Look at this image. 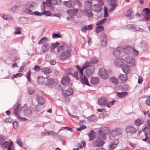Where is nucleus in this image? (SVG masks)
<instances>
[{
  "label": "nucleus",
  "mask_w": 150,
  "mask_h": 150,
  "mask_svg": "<svg viewBox=\"0 0 150 150\" xmlns=\"http://www.w3.org/2000/svg\"><path fill=\"white\" fill-rule=\"evenodd\" d=\"M78 11L77 9L71 8L68 10L67 13L69 16L72 17Z\"/></svg>",
  "instance_id": "21"
},
{
  "label": "nucleus",
  "mask_w": 150,
  "mask_h": 150,
  "mask_svg": "<svg viewBox=\"0 0 150 150\" xmlns=\"http://www.w3.org/2000/svg\"><path fill=\"white\" fill-rule=\"evenodd\" d=\"M65 5L68 7H71L74 5V3L71 0H69L68 1H65Z\"/></svg>",
  "instance_id": "38"
},
{
  "label": "nucleus",
  "mask_w": 150,
  "mask_h": 150,
  "mask_svg": "<svg viewBox=\"0 0 150 150\" xmlns=\"http://www.w3.org/2000/svg\"><path fill=\"white\" fill-rule=\"evenodd\" d=\"M107 20V18H105L101 20H98L96 21V25L103 24Z\"/></svg>",
  "instance_id": "44"
},
{
  "label": "nucleus",
  "mask_w": 150,
  "mask_h": 150,
  "mask_svg": "<svg viewBox=\"0 0 150 150\" xmlns=\"http://www.w3.org/2000/svg\"><path fill=\"white\" fill-rule=\"evenodd\" d=\"M122 69L123 71L126 74L129 73L130 71L129 67L127 65H122Z\"/></svg>",
  "instance_id": "25"
},
{
  "label": "nucleus",
  "mask_w": 150,
  "mask_h": 150,
  "mask_svg": "<svg viewBox=\"0 0 150 150\" xmlns=\"http://www.w3.org/2000/svg\"><path fill=\"white\" fill-rule=\"evenodd\" d=\"M89 65V64L88 63V62H86L83 64V67L81 69L80 68V67L79 66H77L76 68L77 69L80 71V74L81 75V76H82V78L81 80V83L82 84H85L90 86V85L88 82L87 78L85 75H84V76H83V70L87 68L88 66Z\"/></svg>",
  "instance_id": "3"
},
{
  "label": "nucleus",
  "mask_w": 150,
  "mask_h": 150,
  "mask_svg": "<svg viewBox=\"0 0 150 150\" xmlns=\"http://www.w3.org/2000/svg\"><path fill=\"white\" fill-rule=\"evenodd\" d=\"M86 128V127L85 125H82L80 126L79 127L76 128V130L77 131H81L83 129Z\"/></svg>",
  "instance_id": "61"
},
{
  "label": "nucleus",
  "mask_w": 150,
  "mask_h": 150,
  "mask_svg": "<svg viewBox=\"0 0 150 150\" xmlns=\"http://www.w3.org/2000/svg\"><path fill=\"white\" fill-rule=\"evenodd\" d=\"M144 121L142 118H139L135 120L134 124L136 126H139L144 124Z\"/></svg>",
  "instance_id": "24"
},
{
  "label": "nucleus",
  "mask_w": 150,
  "mask_h": 150,
  "mask_svg": "<svg viewBox=\"0 0 150 150\" xmlns=\"http://www.w3.org/2000/svg\"><path fill=\"white\" fill-rule=\"evenodd\" d=\"M116 101L115 100H113L112 101L109 102L108 103H107L106 105L108 108H110L113 105L114 103Z\"/></svg>",
  "instance_id": "51"
},
{
  "label": "nucleus",
  "mask_w": 150,
  "mask_h": 150,
  "mask_svg": "<svg viewBox=\"0 0 150 150\" xmlns=\"http://www.w3.org/2000/svg\"><path fill=\"white\" fill-rule=\"evenodd\" d=\"M16 30L14 32L15 34H21V32L20 31V28H15Z\"/></svg>",
  "instance_id": "63"
},
{
  "label": "nucleus",
  "mask_w": 150,
  "mask_h": 150,
  "mask_svg": "<svg viewBox=\"0 0 150 150\" xmlns=\"http://www.w3.org/2000/svg\"><path fill=\"white\" fill-rule=\"evenodd\" d=\"M62 83L64 85H67L69 81V79L67 76H64L61 80Z\"/></svg>",
  "instance_id": "35"
},
{
  "label": "nucleus",
  "mask_w": 150,
  "mask_h": 150,
  "mask_svg": "<svg viewBox=\"0 0 150 150\" xmlns=\"http://www.w3.org/2000/svg\"><path fill=\"white\" fill-rule=\"evenodd\" d=\"M142 15L144 17V21L149 22L150 19V10L149 8H144L142 11Z\"/></svg>",
  "instance_id": "7"
},
{
  "label": "nucleus",
  "mask_w": 150,
  "mask_h": 150,
  "mask_svg": "<svg viewBox=\"0 0 150 150\" xmlns=\"http://www.w3.org/2000/svg\"><path fill=\"white\" fill-rule=\"evenodd\" d=\"M98 103L102 107H104L108 103V100L105 97H100L98 98Z\"/></svg>",
  "instance_id": "13"
},
{
  "label": "nucleus",
  "mask_w": 150,
  "mask_h": 150,
  "mask_svg": "<svg viewBox=\"0 0 150 150\" xmlns=\"http://www.w3.org/2000/svg\"><path fill=\"white\" fill-rule=\"evenodd\" d=\"M41 71L45 74H48L51 72V71L50 68L48 67H45L41 69Z\"/></svg>",
  "instance_id": "37"
},
{
  "label": "nucleus",
  "mask_w": 150,
  "mask_h": 150,
  "mask_svg": "<svg viewBox=\"0 0 150 150\" xmlns=\"http://www.w3.org/2000/svg\"><path fill=\"white\" fill-rule=\"evenodd\" d=\"M125 132L128 136H132L136 134L137 132V129L133 125H128L126 127Z\"/></svg>",
  "instance_id": "6"
},
{
  "label": "nucleus",
  "mask_w": 150,
  "mask_h": 150,
  "mask_svg": "<svg viewBox=\"0 0 150 150\" xmlns=\"http://www.w3.org/2000/svg\"><path fill=\"white\" fill-rule=\"evenodd\" d=\"M123 49L122 46H120L118 47L114 48L113 51V54L115 57H118L120 56L123 51Z\"/></svg>",
  "instance_id": "12"
},
{
  "label": "nucleus",
  "mask_w": 150,
  "mask_h": 150,
  "mask_svg": "<svg viewBox=\"0 0 150 150\" xmlns=\"http://www.w3.org/2000/svg\"><path fill=\"white\" fill-rule=\"evenodd\" d=\"M36 100L38 102L39 105H42L44 104V100L43 98L41 96H37Z\"/></svg>",
  "instance_id": "31"
},
{
  "label": "nucleus",
  "mask_w": 150,
  "mask_h": 150,
  "mask_svg": "<svg viewBox=\"0 0 150 150\" xmlns=\"http://www.w3.org/2000/svg\"><path fill=\"white\" fill-rule=\"evenodd\" d=\"M100 81V79L97 77H93L91 78V83L94 84H98Z\"/></svg>",
  "instance_id": "30"
},
{
  "label": "nucleus",
  "mask_w": 150,
  "mask_h": 150,
  "mask_svg": "<svg viewBox=\"0 0 150 150\" xmlns=\"http://www.w3.org/2000/svg\"><path fill=\"white\" fill-rule=\"evenodd\" d=\"M124 59L120 58H117L114 61V64L116 67H119L122 66Z\"/></svg>",
  "instance_id": "20"
},
{
  "label": "nucleus",
  "mask_w": 150,
  "mask_h": 150,
  "mask_svg": "<svg viewBox=\"0 0 150 150\" xmlns=\"http://www.w3.org/2000/svg\"><path fill=\"white\" fill-rule=\"evenodd\" d=\"M34 111V109L33 108L30 107L27 109L26 104H25L23 106L21 104H18L14 110V112L18 119L21 121H25L28 120L27 119L21 117V116L23 115V112L25 116H30L32 115Z\"/></svg>",
  "instance_id": "1"
},
{
  "label": "nucleus",
  "mask_w": 150,
  "mask_h": 150,
  "mask_svg": "<svg viewBox=\"0 0 150 150\" xmlns=\"http://www.w3.org/2000/svg\"><path fill=\"white\" fill-rule=\"evenodd\" d=\"M142 129L146 136L150 132V129L146 125H144L142 127Z\"/></svg>",
  "instance_id": "29"
},
{
  "label": "nucleus",
  "mask_w": 150,
  "mask_h": 150,
  "mask_svg": "<svg viewBox=\"0 0 150 150\" xmlns=\"http://www.w3.org/2000/svg\"><path fill=\"white\" fill-rule=\"evenodd\" d=\"M42 15H45L46 16H51V14L49 11H44L42 13Z\"/></svg>",
  "instance_id": "62"
},
{
  "label": "nucleus",
  "mask_w": 150,
  "mask_h": 150,
  "mask_svg": "<svg viewBox=\"0 0 150 150\" xmlns=\"http://www.w3.org/2000/svg\"><path fill=\"white\" fill-rule=\"evenodd\" d=\"M100 40L102 46L103 47H105L107 44V39L105 33L102 32L101 33Z\"/></svg>",
  "instance_id": "11"
},
{
  "label": "nucleus",
  "mask_w": 150,
  "mask_h": 150,
  "mask_svg": "<svg viewBox=\"0 0 150 150\" xmlns=\"http://www.w3.org/2000/svg\"><path fill=\"white\" fill-rule=\"evenodd\" d=\"M120 79L122 81H125L127 79L126 74H120L119 76Z\"/></svg>",
  "instance_id": "40"
},
{
  "label": "nucleus",
  "mask_w": 150,
  "mask_h": 150,
  "mask_svg": "<svg viewBox=\"0 0 150 150\" xmlns=\"http://www.w3.org/2000/svg\"><path fill=\"white\" fill-rule=\"evenodd\" d=\"M109 133V129L107 127H101L97 132V135L98 137H100L102 139L105 138V135Z\"/></svg>",
  "instance_id": "5"
},
{
  "label": "nucleus",
  "mask_w": 150,
  "mask_h": 150,
  "mask_svg": "<svg viewBox=\"0 0 150 150\" xmlns=\"http://www.w3.org/2000/svg\"><path fill=\"white\" fill-rule=\"evenodd\" d=\"M125 61L128 64H131L132 66L135 65V60L131 56H127L125 58Z\"/></svg>",
  "instance_id": "17"
},
{
  "label": "nucleus",
  "mask_w": 150,
  "mask_h": 150,
  "mask_svg": "<svg viewBox=\"0 0 150 150\" xmlns=\"http://www.w3.org/2000/svg\"><path fill=\"white\" fill-rule=\"evenodd\" d=\"M125 16L126 17H129V18L131 19L133 13L131 10H128L126 13H125Z\"/></svg>",
  "instance_id": "41"
},
{
  "label": "nucleus",
  "mask_w": 150,
  "mask_h": 150,
  "mask_svg": "<svg viewBox=\"0 0 150 150\" xmlns=\"http://www.w3.org/2000/svg\"><path fill=\"white\" fill-rule=\"evenodd\" d=\"M18 7L16 5H15L13 6L11 8V12L14 13L15 12L16 10L18 9Z\"/></svg>",
  "instance_id": "59"
},
{
  "label": "nucleus",
  "mask_w": 150,
  "mask_h": 150,
  "mask_svg": "<svg viewBox=\"0 0 150 150\" xmlns=\"http://www.w3.org/2000/svg\"><path fill=\"white\" fill-rule=\"evenodd\" d=\"M16 143L20 147L22 148L23 147V144L21 139H17L16 141Z\"/></svg>",
  "instance_id": "46"
},
{
  "label": "nucleus",
  "mask_w": 150,
  "mask_h": 150,
  "mask_svg": "<svg viewBox=\"0 0 150 150\" xmlns=\"http://www.w3.org/2000/svg\"><path fill=\"white\" fill-rule=\"evenodd\" d=\"M98 75L100 78L106 79L108 77V72L104 68H101L99 70Z\"/></svg>",
  "instance_id": "8"
},
{
  "label": "nucleus",
  "mask_w": 150,
  "mask_h": 150,
  "mask_svg": "<svg viewBox=\"0 0 150 150\" xmlns=\"http://www.w3.org/2000/svg\"><path fill=\"white\" fill-rule=\"evenodd\" d=\"M93 28L92 25H88L83 26L81 28V30L82 32L85 33L86 30H92Z\"/></svg>",
  "instance_id": "26"
},
{
  "label": "nucleus",
  "mask_w": 150,
  "mask_h": 150,
  "mask_svg": "<svg viewBox=\"0 0 150 150\" xmlns=\"http://www.w3.org/2000/svg\"><path fill=\"white\" fill-rule=\"evenodd\" d=\"M20 21L23 24H26L28 22V19L25 17H22L20 19Z\"/></svg>",
  "instance_id": "47"
},
{
  "label": "nucleus",
  "mask_w": 150,
  "mask_h": 150,
  "mask_svg": "<svg viewBox=\"0 0 150 150\" xmlns=\"http://www.w3.org/2000/svg\"><path fill=\"white\" fill-rule=\"evenodd\" d=\"M110 80L111 82L115 84H117L118 83L117 79L114 77L110 78Z\"/></svg>",
  "instance_id": "48"
},
{
  "label": "nucleus",
  "mask_w": 150,
  "mask_h": 150,
  "mask_svg": "<svg viewBox=\"0 0 150 150\" xmlns=\"http://www.w3.org/2000/svg\"><path fill=\"white\" fill-rule=\"evenodd\" d=\"M122 133V130L119 128H116L113 129L112 132V134L113 136H115L119 135H121Z\"/></svg>",
  "instance_id": "19"
},
{
  "label": "nucleus",
  "mask_w": 150,
  "mask_h": 150,
  "mask_svg": "<svg viewBox=\"0 0 150 150\" xmlns=\"http://www.w3.org/2000/svg\"><path fill=\"white\" fill-rule=\"evenodd\" d=\"M96 135L95 132L92 130L88 134L89 141H91L93 140L95 138Z\"/></svg>",
  "instance_id": "27"
},
{
  "label": "nucleus",
  "mask_w": 150,
  "mask_h": 150,
  "mask_svg": "<svg viewBox=\"0 0 150 150\" xmlns=\"http://www.w3.org/2000/svg\"><path fill=\"white\" fill-rule=\"evenodd\" d=\"M66 46L65 45L59 46L57 48V52L58 53L61 52L59 55V57L60 59L62 60H65L67 59L70 56L71 52L69 50L63 51L64 50Z\"/></svg>",
  "instance_id": "2"
},
{
  "label": "nucleus",
  "mask_w": 150,
  "mask_h": 150,
  "mask_svg": "<svg viewBox=\"0 0 150 150\" xmlns=\"http://www.w3.org/2000/svg\"><path fill=\"white\" fill-rule=\"evenodd\" d=\"M89 65L88 66L87 69L84 72L85 75L86 77L87 76H91L93 73L95 71V67L93 65H91L90 63L88 62Z\"/></svg>",
  "instance_id": "9"
},
{
  "label": "nucleus",
  "mask_w": 150,
  "mask_h": 150,
  "mask_svg": "<svg viewBox=\"0 0 150 150\" xmlns=\"http://www.w3.org/2000/svg\"><path fill=\"white\" fill-rule=\"evenodd\" d=\"M59 45V44L57 42L54 44H52L51 45L50 47L51 49L52 50H54Z\"/></svg>",
  "instance_id": "52"
},
{
  "label": "nucleus",
  "mask_w": 150,
  "mask_h": 150,
  "mask_svg": "<svg viewBox=\"0 0 150 150\" xmlns=\"http://www.w3.org/2000/svg\"><path fill=\"white\" fill-rule=\"evenodd\" d=\"M23 75V74L21 73H18L16 74L13 75V76L12 77V79H13L15 78L21 77Z\"/></svg>",
  "instance_id": "56"
},
{
  "label": "nucleus",
  "mask_w": 150,
  "mask_h": 150,
  "mask_svg": "<svg viewBox=\"0 0 150 150\" xmlns=\"http://www.w3.org/2000/svg\"><path fill=\"white\" fill-rule=\"evenodd\" d=\"M27 90L28 93L29 95H32L35 92L34 89L32 87L28 88H27Z\"/></svg>",
  "instance_id": "43"
},
{
  "label": "nucleus",
  "mask_w": 150,
  "mask_h": 150,
  "mask_svg": "<svg viewBox=\"0 0 150 150\" xmlns=\"http://www.w3.org/2000/svg\"><path fill=\"white\" fill-rule=\"evenodd\" d=\"M108 4L111 7V11L114 10L116 6V3L117 0H107Z\"/></svg>",
  "instance_id": "18"
},
{
  "label": "nucleus",
  "mask_w": 150,
  "mask_h": 150,
  "mask_svg": "<svg viewBox=\"0 0 150 150\" xmlns=\"http://www.w3.org/2000/svg\"><path fill=\"white\" fill-rule=\"evenodd\" d=\"M93 8L94 11L99 13L101 11V6L98 4H97L93 5Z\"/></svg>",
  "instance_id": "33"
},
{
  "label": "nucleus",
  "mask_w": 150,
  "mask_h": 150,
  "mask_svg": "<svg viewBox=\"0 0 150 150\" xmlns=\"http://www.w3.org/2000/svg\"><path fill=\"white\" fill-rule=\"evenodd\" d=\"M28 6L26 5V7L23 9V11L26 13L29 14H33V12L29 9V8H33L34 6L32 4H28Z\"/></svg>",
  "instance_id": "16"
},
{
  "label": "nucleus",
  "mask_w": 150,
  "mask_h": 150,
  "mask_svg": "<svg viewBox=\"0 0 150 150\" xmlns=\"http://www.w3.org/2000/svg\"><path fill=\"white\" fill-rule=\"evenodd\" d=\"M98 62V59L96 57H94L91 59L89 62L90 63V64L91 65V64H96Z\"/></svg>",
  "instance_id": "42"
},
{
  "label": "nucleus",
  "mask_w": 150,
  "mask_h": 150,
  "mask_svg": "<svg viewBox=\"0 0 150 150\" xmlns=\"http://www.w3.org/2000/svg\"><path fill=\"white\" fill-rule=\"evenodd\" d=\"M52 38L54 39L61 38V36L59 34L54 33L52 36Z\"/></svg>",
  "instance_id": "58"
},
{
  "label": "nucleus",
  "mask_w": 150,
  "mask_h": 150,
  "mask_svg": "<svg viewBox=\"0 0 150 150\" xmlns=\"http://www.w3.org/2000/svg\"><path fill=\"white\" fill-rule=\"evenodd\" d=\"M46 78L39 76L38 78V82L40 84L45 85Z\"/></svg>",
  "instance_id": "28"
},
{
  "label": "nucleus",
  "mask_w": 150,
  "mask_h": 150,
  "mask_svg": "<svg viewBox=\"0 0 150 150\" xmlns=\"http://www.w3.org/2000/svg\"><path fill=\"white\" fill-rule=\"evenodd\" d=\"M123 51L124 53L129 54L131 53L132 51L133 48L130 46H127L123 47Z\"/></svg>",
  "instance_id": "23"
},
{
  "label": "nucleus",
  "mask_w": 150,
  "mask_h": 150,
  "mask_svg": "<svg viewBox=\"0 0 150 150\" xmlns=\"http://www.w3.org/2000/svg\"><path fill=\"white\" fill-rule=\"evenodd\" d=\"M128 92H117V96L120 98H123L127 95Z\"/></svg>",
  "instance_id": "36"
},
{
  "label": "nucleus",
  "mask_w": 150,
  "mask_h": 150,
  "mask_svg": "<svg viewBox=\"0 0 150 150\" xmlns=\"http://www.w3.org/2000/svg\"><path fill=\"white\" fill-rule=\"evenodd\" d=\"M43 45L42 47V51L43 52H47L49 47V45L48 44L46 43L43 42Z\"/></svg>",
  "instance_id": "32"
},
{
  "label": "nucleus",
  "mask_w": 150,
  "mask_h": 150,
  "mask_svg": "<svg viewBox=\"0 0 150 150\" xmlns=\"http://www.w3.org/2000/svg\"><path fill=\"white\" fill-rule=\"evenodd\" d=\"M35 110L38 112L40 111L42 109V108L39 105H35Z\"/></svg>",
  "instance_id": "55"
},
{
  "label": "nucleus",
  "mask_w": 150,
  "mask_h": 150,
  "mask_svg": "<svg viewBox=\"0 0 150 150\" xmlns=\"http://www.w3.org/2000/svg\"><path fill=\"white\" fill-rule=\"evenodd\" d=\"M104 28L102 25H100L97 27L96 30V33H98L104 30Z\"/></svg>",
  "instance_id": "45"
},
{
  "label": "nucleus",
  "mask_w": 150,
  "mask_h": 150,
  "mask_svg": "<svg viewBox=\"0 0 150 150\" xmlns=\"http://www.w3.org/2000/svg\"><path fill=\"white\" fill-rule=\"evenodd\" d=\"M54 82V79L46 78L45 85H52Z\"/></svg>",
  "instance_id": "34"
},
{
  "label": "nucleus",
  "mask_w": 150,
  "mask_h": 150,
  "mask_svg": "<svg viewBox=\"0 0 150 150\" xmlns=\"http://www.w3.org/2000/svg\"><path fill=\"white\" fill-rule=\"evenodd\" d=\"M73 92L71 88H69L67 90L64 91L62 92V94L64 97L69 96L73 93Z\"/></svg>",
  "instance_id": "22"
},
{
  "label": "nucleus",
  "mask_w": 150,
  "mask_h": 150,
  "mask_svg": "<svg viewBox=\"0 0 150 150\" xmlns=\"http://www.w3.org/2000/svg\"><path fill=\"white\" fill-rule=\"evenodd\" d=\"M40 67L38 65H35L34 68V70L36 71H38L41 70Z\"/></svg>",
  "instance_id": "60"
},
{
  "label": "nucleus",
  "mask_w": 150,
  "mask_h": 150,
  "mask_svg": "<svg viewBox=\"0 0 150 150\" xmlns=\"http://www.w3.org/2000/svg\"><path fill=\"white\" fill-rule=\"evenodd\" d=\"M132 51L133 52V56H137L138 54V52L133 48Z\"/></svg>",
  "instance_id": "64"
},
{
  "label": "nucleus",
  "mask_w": 150,
  "mask_h": 150,
  "mask_svg": "<svg viewBox=\"0 0 150 150\" xmlns=\"http://www.w3.org/2000/svg\"><path fill=\"white\" fill-rule=\"evenodd\" d=\"M102 139L100 137H98L93 141V145L95 147L102 146L104 144V142L103 141Z\"/></svg>",
  "instance_id": "15"
},
{
  "label": "nucleus",
  "mask_w": 150,
  "mask_h": 150,
  "mask_svg": "<svg viewBox=\"0 0 150 150\" xmlns=\"http://www.w3.org/2000/svg\"><path fill=\"white\" fill-rule=\"evenodd\" d=\"M104 17H106L108 16V8L107 7L105 6L104 7Z\"/></svg>",
  "instance_id": "57"
},
{
  "label": "nucleus",
  "mask_w": 150,
  "mask_h": 150,
  "mask_svg": "<svg viewBox=\"0 0 150 150\" xmlns=\"http://www.w3.org/2000/svg\"><path fill=\"white\" fill-rule=\"evenodd\" d=\"M92 3L91 1H86L84 4V10L83 13L86 16L88 17H91L93 14L91 12V9L92 7Z\"/></svg>",
  "instance_id": "4"
},
{
  "label": "nucleus",
  "mask_w": 150,
  "mask_h": 150,
  "mask_svg": "<svg viewBox=\"0 0 150 150\" xmlns=\"http://www.w3.org/2000/svg\"><path fill=\"white\" fill-rule=\"evenodd\" d=\"M87 119L91 122L92 121L93 122H96L97 120V118L93 115H92L91 116L88 117H87Z\"/></svg>",
  "instance_id": "39"
},
{
  "label": "nucleus",
  "mask_w": 150,
  "mask_h": 150,
  "mask_svg": "<svg viewBox=\"0 0 150 150\" xmlns=\"http://www.w3.org/2000/svg\"><path fill=\"white\" fill-rule=\"evenodd\" d=\"M119 143L118 139H115L114 141H112L108 146V150H114L117 147Z\"/></svg>",
  "instance_id": "14"
},
{
  "label": "nucleus",
  "mask_w": 150,
  "mask_h": 150,
  "mask_svg": "<svg viewBox=\"0 0 150 150\" xmlns=\"http://www.w3.org/2000/svg\"><path fill=\"white\" fill-rule=\"evenodd\" d=\"M47 135L48 136L52 135L53 136H56L57 134L55 132L51 131L50 132H47Z\"/></svg>",
  "instance_id": "50"
},
{
  "label": "nucleus",
  "mask_w": 150,
  "mask_h": 150,
  "mask_svg": "<svg viewBox=\"0 0 150 150\" xmlns=\"http://www.w3.org/2000/svg\"><path fill=\"white\" fill-rule=\"evenodd\" d=\"M1 147L2 149L7 148V150H14L13 142L11 140L10 142L6 141L3 143L1 145Z\"/></svg>",
  "instance_id": "10"
},
{
  "label": "nucleus",
  "mask_w": 150,
  "mask_h": 150,
  "mask_svg": "<svg viewBox=\"0 0 150 150\" xmlns=\"http://www.w3.org/2000/svg\"><path fill=\"white\" fill-rule=\"evenodd\" d=\"M80 75L79 76L78 72L77 71H75L74 73L73 76H74L76 80H79V79H80L81 80L82 78V76L80 74Z\"/></svg>",
  "instance_id": "49"
},
{
  "label": "nucleus",
  "mask_w": 150,
  "mask_h": 150,
  "mask_svg": "<svg viewBox=\"0 0 150 150\" xmlns=\"http://www.w3.org/2000/svg\"><path fill=\"white\" fill-rule=\"evenodd\" d=\"M145 104L149 107H150V96H149L145 101Z\"/></svg>",
  "instance_id": "54"
},
{
  "label": "nucleus",
  "mask_w": 150,
  "mask_h": 150,
  "mask_svg": "<svg viewBox=\"0 0 150 150\" xmlns=\"http://www.w3.org/2000/svg\"><path fill=\"white\" fill-rule=\"evenodd\" d=\"M78 147H79V149H82L85 145V143L83 141H82L81 144H78Z\"/></svg>",
  "instance_id": "53"
}]
</instances>
